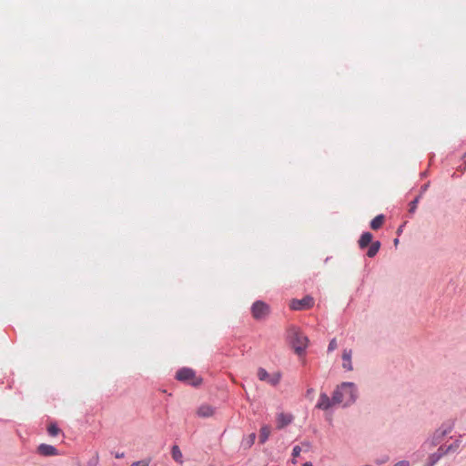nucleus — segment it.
Segmentation results:
<instances>
[{
	"mask_svg": "<svg viewBox=\"0 0 466 466\" xmlns=\"http://www.w3.org/2000/svg\"><path fill=\"white\" fill-rule=\"evenodd\" d=\"M385 220V218L383 215H378L376 216L370 222V228L373 230H378L381 228Z\"/></svg>",
	"mask_w": 466,
	"mask_h": 466,
	"instance_id": "obj_13",
	"label": "nucleus"
},
{
	"mask_svg": "<svg viewBox=\"0 0 466 466\" xmlns=\"http://www.w3.org/2000/svg\"><path fill=\"white\" fill-rule=\"evenodd\" d=\"M394 242H395V245H397V244H398V242H399L398 238H396V239L394 240Z\"/></svg>",
	"mask_w": 466,
	"mask_h": 466,
	"instance_id": "obj_28",
	"label": "nucleus"
},
{
	"mask_svg": "<svg viewBox=\"0 0 466 466\" xmlns=\"http://www.w3.org/2000/svg\"><path fill=\"white\" fill-rule=\"evenodd\" d=\"M47 431L49 435L56 436L59 433L60 430L56 424H50L47 428Z\"/></svg>",
	"mask_w": 466,
	"mask_h": 466,
	"instance_id": "obj_17",
	"label": "nucleus"
},
{
	"mask_svg": "<svg viewBox=\"0 0 466 466\" xmlns=\"http://www.w3.org/2000/svg\"><path fill=\"white\" fill-rule=\"evenodd\" d=\"M308 343L309 339L304 334L299 331L293 333L292 345L297 354L301 355L308 347Z\"/></svg>",
	"mask_w": 466,
	"mask_h": 466,
	"instance_id": "obj_3",
	"label": "nucleus"
},
{
	"mask_svg": "<svg viewBox=\"0 0 466 466\" xmlns=\"http://www.w3.org/2000/svg\"><path fill=\"white\" fill-rule=\"evenodd\" d=\"M171 455H172L173 460L176 461L177 462H178V463L183 462V461H182L183 455H182V452L178 446L174 445L172 447Z\"/></svg>",
	"mask_w": 466,
	"mask_h": 466,
	"instance_id": "obj_16",
	"label": "nucleus"
},
{
	"mask_svg": "<svg viewBox=\"0 0 466 466\" xmlns=\"http://www.w3.org/2000/svg\"><path fill=\"white\" fill-rule=\"evenodd\" d=\"M214 412V408L208 404H203L197 410L198 416L201 418L211 417L213 416Z\"/></svg>",
	"mask_w": 466,
	"mask_h": 466,
	"instance_id": "obj_9",
	"label": "nucleus"
},
{
	"mask_svg": "<svg viewBox=\"0 0 466 466\" xmlns=\"http://www.w3.org/2000/svg\"><path fill=\"white\" fill-rule=\"evenodd\" d=\"M123 457H124V452L116 453V458H117V459H120V458H123Z\"/></svg>",
	"mask_w": 466,
	"mask_h": 466,
	"instance_id": "obj_23",
	"label": "nucleus"
},
{
	"mask_svg": "<svg viewBox=\"0 0 466 466\" xmlns=\"http://www.w3.org/2000/svg\"><path fill=\"white\" fill-rule=\"evenodd\" d=\"M335 403H333V398L330 400L329 397L326 393H321L316 407L318 409L326 410L329 409Z\"/></svg>",
	"mask_w": 466,
	"mask_h": 466,
	"instance_id": "obj_7",
	"label": "nucleus"
},
{
	"mask_svg": "<svg viewBox=\"0 0 466 466\" xmlns=\"http://www.w3.org/2000/svg\"><path fill=\"white\" fill-rule=\"evenodd\" d=\"M465 169H466V168H464V166H461V171H464Z\"/></svg>",
	"mask_w": 466,
	"mask_h": 466,
	"instance_id": "obj_27",
	"label": "nucleus"
},
{
	"mask_svg": "<svg viewBox=\"0 0 466 466\" xmlns=\"http://www.w3.org/2000/svg\"><path fill=\"white\" fill-rule=\"evenodd\" d=\"M311 393H313V390L312 389L308 390L307 394L309 395Z\"/></svg>",
	"mask_w": 466,
	"mask_h": 466,
	"instance_id": "obj_25",
	"label": "nucleus"
},
{
	"mask_svg": "<svg viewBox=\"0 0 466 466\" xmlns=\"http://www.w3.org/2000/svg\"><path fill=\"white\" fill-rule=\"evenodd\" d=\"M417 204H418V198L414 199L410 204V212L413 213L416 208H417Z\"/></svg>",
	"mask_w": 466,
	"mask_h": 466,
	"instance_id": "obj_21",
	"label": "nucleus"
},
{
	"mask_svg": "<svg viewBox=\"0 0 466 466\" xmlns=\"http://www.w3.org/2000/svg\"><path fill=\"white\" fill-rule=\"evenodd\" d=\"M176 379L195 387L199 386L202 383V379L198 377L196 372L189 368H182L178 370L176 373Z\"/></svg>",
	"mask_w": 466,
	"mask_h": 466,
	"instance_id": "obj_2",
	"label": "nucleus"
},
{
	"mask_svg": "<svg viewBox=\"0 0 466 466\" xmlns=\"http://www.w3.org/2000/svg\"><path fill=\"white\" fill-rule=\"evenodd\" d=\"M314 305V299L310 296H306L301 299H293L289 302V308L293 310H305L312 308Z\"/></svg>",
	"mask_w": 466,
	"mask_h": 466,
	"instance_id": "obj_4",
	"label": "nucleus"
},
{
	"mask_svg": "<svg viewBox=\"0 0 466 466\" xmlns=\"http://www.w3.org/2000/svg\"><path fill=\"white\" fill-rule=\"evenodd\" d=\"M293 420L292 415L290 414H285V413H279L277 416V427L278 429H282L285 426L289 425Z\"/></svg>",
	"mask_w": 466,
	"mask_h": 466,
	"instance_id": "obj_10",
	"label": "nucleus"
},
{
	"mask_svg": "<svg viewBox=\"0 0 466 466\" xmlns=\"http://www.w3.org/2000/svg\"><path fill=\"white\" fill-rule=\"evenodd\" d=\"M257 375H258V378L259 380L267 381L272 386L277 385L280 380L279 374L276 373V374L270 376L268 373V371L263 368H259L258 370Z\"/></svg>",
	"mask_w": 466,
	"mask_h": 466,
	"instance_id": "obj_6",
	"label": "nucleus"
},
{
	"mask_svg": "<svg viewBox=\"0 0 466 466\" xmlns=\"http://www.w3.org/2000/svg\"><path fill=\"white\" fill-rule=\"evenodd\" d=\"M352 350L345 349L342 352V367L346 370H352V363H351Z\"/></svg>",
	"mask_w": 466,
	"mask_h": 466,
	"instance_id": "obj_8",
	"label": "nucleus"
},
{
	"mask_svg": "<svg viewBox=\"0 0 466 466\" xmlns=\"http://www.w3.org/2000/svg\"><path fill=\"white\" fill-rule=\"evenodd\" d=\"M380 241H374L370 244L369 249H368V252H367V256L369 258H373L377 255V253L379 252L380 250Z\"/></svg>",
	"mask_w": 466,
	"mask_h": 466,
	"instance_id": "obj_14",
	"label": "nucleus"
},
{
	"mask_svg": "<svg viewBox=\"0 0 466 466\" xmlns=\"http://www.w3.org/2000/svg\"><path fill=\"white\" fill-rule=\"evenodd\" d=\"M337 347H338V343H337L336 339H332L329 341V344L328 346V351L331 352V351L335 350L337 349Z\"/></svg>",
	"mask_w": 466,
	"mask_h": 466,
	"instance_id": "obj_19",
	"label": "nucleus"
},
{
	"mask_svg": "<svg viewBox=\"0 0 466 466\" xmlns=\"http://www.w3.org/2000/svg\"><path fill=\"white\" fill-rule=\"evenodd\" d=\"M302 466H312V463L308 461V462H305Z\"/></svg>",
	"mask_w": 466,
	"mask_h": 466,
	"instance_id": "obj_24",
	"label": "nucleus"
},
{
	"mask_svg": "<svg viewBox=\"0 0 466 466\" xmlns=\"http://www.w3.org/2000/svg\"><path fill=\"white\" fill-rule=\"evenodd\" d=\"M300 452H301V447H300V446H298V445H297V446H295V447L293 448V451H292V456H293V458L295 459V458H297L298 456H299Z\"/></svg>",
	"mask_w": 466,
	"mask_h": 466,
	"instance_id": "obj_20",
	"label": "nucleus"
},
{
	"mask_svg": "<svg viewBox=\"0 0 466 466\" xmlns=\"http://www.w3.org/2000/svg\"><path fill=\"white\" fill-rule=\"evenodd\" d=\"M252 316L255 319H265L269 313V307L263 301H256L251 308Z\"/></svg>",
	"mask_w": 466,
	"mask_h": 466,
	"instance_id": "obj_5",
	"label": "nucleus"
},
{
	"mask_svg": "<svg viewBox=\"0 0 466 466\" xmlns=\"http://www.w3.org/2000/svg\"><path fill=\"white\" fill-rule=\"evenodd\" d=\"M357 399L356 387L352 382H343L333 392V403L350 405Z\"/></svg>",
	"mask_w": 466,
	"mask_h": 466,
	"instance_id": "obj_1",
	"label": "nucleus"
},
{
	"mask_svg": "<svg viewBox=\"0 0 466 466\" xmlns=\"http://www.w3.org/2000/svg\"><path fill=\"white\" fill-rule=\"evenodd\" d=\"M394 466H410V462L408 461H400L397 462Z\"/></svg>",
	"mask_w": 466,
	"mask_h": 466,
	"instance_id": "obj_22",
	"label": "nucleus"
},
{
	"mask_svg": "<svg viewBox=\"0 0 466 466\" xmlns=\"http://www.w3.org/2000/svg\"><path fill=\"white\" fill-rule=\"evenodd\" d=\"M270 432H271V431H270L269 426L265 425V426L261 427L260 432H259V441L261 443L266 442L270 435Z\"/></svg>",
	"mask_w": 466,
	"mask_h": 466,
	"instance_id": "obj_15",
	"label": "nucleus"
},
{
	"mask_svg": "<svg viewBox=\"0 0 466 466\" xmlns=\"http://www.w3.org/2000/svg\"><path fill=\"white\" fill-rule=\"evenodd\" d=\"M38 452L44 456H53L57 454V450L52 445L41 444L38 447Z\"/></svg>",
	"mask_w": 466,
	"mask_h": 466,
	"instance_id": "obj_11",
	"label": "nucleus"
},
{
	"mask_svg": "<svg viewBox=\"0 0 466 466\" xmlns=\"http://www.w3.org/2000/svg\"><path fill=\"white\" fill-rule=\"evenodd\" d=\"M255 437H256L255 433H252V434L250 435V438H252V442L254 441Z\"/></svg>",
	"mask_w": 466,
	"mask_h": 466,
	"instance_id": "obj_26",
	"label": "nucleus"
},
{
	"mask_svg": "<svg viewBox=\"0 0 466 466\" xmlns=\"http://www.w3.org/2000/svg\"><path fill=\"white\" fill-rule=\"evenodd\" d=\"M372 243V235L370 232H364L359 240V246L361 249L367 248Z\"/></svg>",
	"mask_w": 466,
	"mask_h": 466,
	"instance_id": "obj_12",
	"label": "nucleus"
},
{
	"mask_svg": "<svg viewBox=\"0 0 466 466\" xmlns=\"http://www.w3.org/2000/svg\"><path fill=\"white\" fill-rule=\"evenodd\" d=\"M150 461V459H144L141 461H134L130 466H149Z\"/></svg>",
	"mask_w": 466,
	"mask_h": 466,
	"instance_id": "obj_18",
	"label": "nucleus"
}]
</instances>
